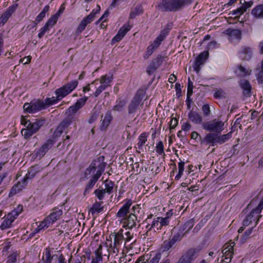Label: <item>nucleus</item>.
<instances>
[{"instance_id":"1","label":"nucleus","mask_w":263,"mask_h":263,"mask_svg":"<svg viewBox=\"0 0 263 263\" xmlns=\"http://www.w3.org/2000/svg\"><path fill=\"white\" fill-rule=\"evenodd\" d=\"M106 165V163L104 162V157L101 156L94 159L89 166L85 170V178H90L86 185L85 193L88 192L93 188L104 172Z\"/></svg>"},{"instance_id":"2","label":"nucleus","mask_w":263,"mask_h":263,"mask_svg":"<svg viewBox=\"0 0 263 263\" xmlns=\"http://www.w3.org/2000/svg\"><path fill=\"white\" fill-rule=\"evenodd\" d=\"M190 3V0H161L158 7L162 11H177Z\"/></svg>"},{"instance_id":"3","label":"nucleus","mask_w":263,"mask_h":263,"mask_svg":"<svg viewBox=\"0 0 263 263\" xmlns=\"http://www.w3.org/2000/svg\"><path fill=\"white\" fill-rule=\"evenodd\" d=\"M248 211H250V216H252L258 220L261 217L260 213L263 210V198L253 199L247 207Z\"/></svg>"},{"instance_id":"4","label":"nucleus","mask_w":263,"mask_h":263,"mask_svg":"<svg viewBox=\"0 0 263 263\" xmlns=\"http://www.w3.org/2000/svg\"><path fill=\"white\" fill-rule=\"evenodd\" d=\"M224 123L218 119H215L211 121L204 122L202 124L203 129L209 132L219 134L224 129Z\"/></svg>"},{"instance_id":"5","label":"nucleus","mask_w":263,"mask_h":263,"mask_svg":"<svg viewBox=\"0 0 263 263\" xmlns=\"http://www.w3.org/2000/svg\"><path fill=\"white\" fill-rule=\"evenodd\" d=\"M78 84V82L77 80H73L56 89L55 94L57 97L58 100L61 101L63 98L69 95L77 87Z\"/></svg>"},{"instance_id":"6","label":"nucleus","mask_w":263,"mask_h":263,"mask_svg":"<svg viewBox=\"0 0 263 263\" xmlns=\"http://www.w3.org/2000/svg\"><path fill=\"white\" fill-rule=\"evenodd\" d=\"M24 110L30 114H34L45 108L43 101L37 100L31 101L30 103H26L23 106Z\"/></svg>"},{"instance_id":"7","label":"nucleus","mask_w":263,"mask_h":263,"mask_svg":"<svg viewBox=\"0 0 263 263\" xmlns=\"http://www.w3.org/2000/svg\"><path fill=\"white\" fill-rule=\"evenodd\" d=\"M112 80V75L105 74L100 77V85L97 88V89L94 93V96H95V97H97L108 86H110V83L111 82Z\"/></svg>"},{"instance_id":"8","label":"nucleus","mask_w":263,"mask_h":263,"mask_svg":"<svg viewBox=\"0 0 263 263\" xmlns=\"http://www.w3.org/2000/svg\"><path fill=\"white\" fill-rule=\"evenodd\" d=\"M73 117L72 116H68L57 127L54 132L53 136L55 138L60 137L64 130L67 129L72 123Z\"/></svg>"},{"instance_id":"9","label":"nucleus","mask_w":263,"mask_h":263,"mask_svg":"<svg viewBox=\"0 0 263 263\" xmlns=\"http://www.w3.org/2000/svg\"><path fill=\"white\" fill-rule=\"evenodd\" d=\"M53 144L52 140H47L39 149L34 151V156H35V158L38 159L42 158L47 152L51 148Z\"/></svg>"},{"instance_id":"10","label":"nucleus","mask_w":263,"mask_h":263,"mask_svg":"<svg viewBox=\"0 0 263 263\" xmlns=\"http://www.w3.org/2000/svg\"><path fill=\"white\" fill-rule=\"evenodd\" d=\"M125 236L126 237H124L120 232L117 233L114 232L111 233V237H114V245L115 246L119 245L123 240H125L126 241H130L133 237V235H131L129 231H127L125 233Z\"/></svg>"},{"instance_id":"11","label":"nucleus","mask_w":263,"mask_h":263,"mask_svg":"<svg viewBox=\"0 0 263 263\" xmlns=\"http://www.w3.org/2000/svg\"><path fill=\"white\" fill-rule=\"evenodd\" d=\"M136 216L134 214L131 213L127 218L122 219L121 223L122 224V227L126 229H137L138 227H136Z\"/></svg>"},{"instance_id":"12","label":"nucleus","mask_w":263,"mask_h":263,"mask_svg":"<svg viewBox=\"0 0 263 263\" xmlns=\"http://www.w3.org/2000/svg\"><path fill=\"white\" fill-rule=\"evenodd\" d=\"M258 221L257 219L254 218L253 217L250 216V214H248L243 220L242 226L238 230H244L247 227H248L247 230H252L256 226Z\"/></svg>"},{"instance_id":"13","label":"nucleus","mask_w":263,"mask_h":263,"mask_svg":"<svg viewBox=\"0 0 263 263\" xmlns=\"http://www.w3.org/2000/svg\"><path fill=\"white\" fill-rule=\"evenodd\" d=\"M209 56V52L207 51H204L201 52L196 58L193 67L194 70L197 73H198L200 70V66L202 65Z\"/></svg>"},{"instance_id":"14","label":"nucleus","mask_w":263,"mask_h":263,"mask_svg":"<svg viewBox=\"0 0 263 263\" xmlns=\"http://www.w3.org/2000/svg\"><path fill=\"white\" fill-rule=\"evenodd\" d=\"M132 200L131 199H126L125 203L122 207L119 209L116 214L118 218L125 219L127 214L129 213V208L132 204Z\"/></svg>"},{"instance_id":"15","label":"nucleus","mask_w":263,"mask_h":263,"mask_svg":"<svg viewBox=\"0 0 263 263\" xmlns=\"http://www.w3.org/2000/svg\"><path fill=\"white\" fill-rule=\"evenodd\" d=\"M17 5H13L9 7L7 10L0 15V27L3 26L9 18L16 10Z\"/></svg>"},{"instance_id":"16","label":"nucleus","mask_w":263,"mask_h":263,"mask_svg":"<svg viewBox=\"0 0 263 263\" xmlns=\"http://www.w3.org/2000/svg\"><path fill=\"white\" fill-rule=\"evenodd\" d=\"M87 99L88 97H85L78 100L74 105L70 106L67 109V113L69 114L68 116H71L76 114L85 105Z\"/></svg>"},{"instance_id":"17","label":"nucleus","mask_w":263,"mask_h":263,"mask_svg":"<svg viewBox=\"0 0 263 263\" xmlns=\"http://www.w3.org/2000/svg\"><path fill=\"white\" fill-rule=\"evenodd\" d=\"M163 59L161 56L155 59L148 66L146 71L149 75L152 74L162 64Z\"/></svg>"},{"instance_id":"18","label":"nucleus","mask_w":263,"mask_h":263,"mask_svg":"<svg viewBox=\"0 0 263 263\" xmlns=\"http://www.w3.org/2000/svg\"><path fill=\"white\" fill-rule=\"evenodd\" d=\"M170 31V29L168 28H164L160 32V34L156 37V39L154 41L153 43L151 44L153 45V46L157 49L162 42L164 40V39L166 37V36L168 35V32Z\"/></svg>"},{"instance_id":"19","label":"nucleus","mask_w":263,"mask_h":263,"mask_svg":"<svg viewBox=\"0 0 263 263\" xmlns=\"http://www.w3.org/2000/svg\"><path fill=\"white\" fill-rule=\"evenodd\" d=\"M218 135L219 134L210 132L202 140L201 143L210 144L213 146L218 144Z\"/></svg>"},{"instance_id":"20","label":"nucleus","mask_w":263,"mask_h":263,"mask_svg":"<svg viewBox=\"0 0 263 263\" xmlns=\"http://www.w3.org/2000/svg\"><path fill=\"white\" fill-rule=\"evenodd\" d=\"M188 118L194 124L199 125L203 123L201 115L196 111L190 110L188 114Z\"/></svg>"},{"instance_id":"21","label":"nucleus","mask_w":263,"mask_h":263,"mask_svg":"<svg viewBox=\"0 0 263 263\" xmlns=\"http://www.w3.org/2000/svg\"><path fill=\"white\" fill-rule=\"evenodd\" d=\"M141 100L142 99L140 96H136L133 99L128 107L129 114H134L136 111Z\"/></svg>"},{"instance_id":"22","label":"nucleus","mask_w":263,"mask_h":263,"mask_svg":"<svg viewBox=\"0 0 263 263\" xmlns=\"http://www.w3.org/2000/svg\"><path fill=\"white\" fill-rule=\"evenodd\" d=\"M239 57L244 60H250L252 57V50L251 48L243 47L239 52Z\"/></svg>"},{"instance_id":"23","label":"nucleus","mask_w":263,"mask_h":263,"mask_svg":"<svg viewBox=\"0 0 263 263\" xmlns=\"http://www.w3.org/2000/svg\"><path fill=\"white\" fill-rule=\"evenodd\" d=\"M63 214V211L58 208L53 209L50 214L47 217V220H50L52 223L58 219Z\"/></svg>"},{"instance_id":"24","label":"nucleus","mask_w":263,"mask_h":263,"mask_svg":"<svg viewBox=\"0 0 263 263\" xmlns=\"http://www.w3.org/2000/svg\"><path fill=\"white\" fill-rule=\"evenodd\" d=\"M201 248L199 247L196 248H192L187 250L185 253L193 262L198 256V254L201 251Z\"/></svg>"},{"instance_id":"25","label":"nucleus","mask_w":263,"mask_h":263,"mask_svg":"<svg viewBox=\"0 0 263 263\" xmlns=\"http://www.w3.org/2000/svg\"><path fill=\"white\" fill-rule=\"evenodd\" d=\"M239 85L243 91V93L245 96H249L251 93V86L249 81L242 79L239 82Z\"/></svg>"},{"instance_id":"26","label":"nucleus","mask_w":263,"mask_h":263,"mask_svg":"<svg viewBox=\"0 0 263 263\" xmlns=\"http://www.w3.org/2000/svg\"><path fill=\"white\" fill-rule=\"evenodd\" d=\"M15 218V217H13V215L10 213L9 214L7 217L2 222L0 227L1 228L2 230L9 228Z\"/></svg>"},{"instance_id":"27","label":"nucleus","mask_w":263,"mask_h":263,"mask_svg":"<svg viewBox=\"0 0 263 263\" xmlns=\"http://www.w3.org/2000/svg\"><path fill=\"white\" fill-rule=\"evenodd\" d=\"M40 171V167L38 166H34L31 167L28 171L27 174H26V177H25L23 179L24 183L26 180L28 179H32L33 178L35 175Z\"/></svg>"},{"instance_id":"28","label":"nucleus","mask_w":263,"mask_h":263,"mask_svg":"<svg viewBox=\"0 0 263 263\" xmlns=\"http://www.w3.org/2000/svg\"><path fill=\"white\" fill-rule=\"evenodd\" d=\"M252 14L256 18L263 17V5H259L255 7L251 12Z\"/></svg>"},{"instance_id":"29","label":"nucleus","mask_w":263,"mask_h":263,"mask_svg":"<svg viewBox=\"0 0 263 263\" xmlns=\"http://www.w3.org/2000/svg\"><path fill=\"white\" fill-rule=\"evenodd\" d=\"M138 142L137 143V148L139 150H143V146L147 141V135L145 133H142L138 137Z\"/></svg>"},{"instance_id":"30","label":"nucleus","mask_w":263,"mask_h":263,"mask_svg":"<svg viewBox=\"0 0 263 263\" xmlns=\"http://www.w3.org/2000/svg\"><path fill=\"white\" fill-rule=\"evenodd\" d=\"M112 120V116L110 112H107L102 120V125L101 126V129H105L109 125Z\"/></svg>"},{"instance_id":"31","label":"nucleus","mask_w":263,"mask_h":263,"mask_svg":"<svg viewBox=\"0 0 263 263\" xmlns=\"http://www.w3.org/2000/svg\"><path fill=\"white\" fill-rule=\"evenodd\" d=\"M225 32L227 35L234 39H239L241 36V31L238 29H228Z\"/></svg>"},{"instance_id":"32","label":"nucleus","mask_w":263,"mask_h":263,"mask_svg":"<svg viewBox=\"0 0 263 263\" xmlns=\"http://www.w3.org/2000/svg\"><path fill=\"white\" fill-rule=\"evenodd\" d=\"M43 120H36L33 123L31 122L29 127L32 129V131L35 133L40 127L44 124Z\"/></svg>"},{"instance_id":"33","label":"nucleus","mask_w":263,"mask_h":263,"mask_svg":"<svg viewBox=\"0 0 263 263\" xmlns=\"http://www.w3.org/2000/svg\"><path fill=\"white\" fill-rule=\"evenodd\" d=\"M232 132H229L227 134H224L221 136H219L218 135V144H222L225 143L226 141L229 140L232 137Z\"/></svg>"},{"instance_id":"34","label":"nucleus","mask_w":263,"mask_h":263,"mask_svg":"<svg viewBox=\"0 0 263 263\" xmlns=\"http://www.w3.org/2000/svg\"><path fill=\"white\" fill-rule=\"evenodd\" d=\"M102 202L100 203L96 202L92 205V206L90 209V212L92 214L99 213L103 211V207L102 206Z\"/></svg>"},{"instance_id":"35","label":"nucleus","mask_w":263,"mask_h":263,"mask_svg":"<svg viewBox=\"0 0 263 263\" xmlns=\"http://www.w3.org/2000/svg\"><path fill=\"white\" fill-rule=\"evenodd\" d=\"M102 246L100 245L98 249L95 252V257H93L92 259L98 260L100 262L102 261Z\"/></svg>"},{"instance_id":"36","label":"nucleus","mask_w":263,"mask_h":263,"mask_svg":"<svg viewBox=\"0 0 263 263\" xmlns=\"http://www.w3.org/2000/svg\"><path fill=\"white\" fill-rule=\"evenodd\" d=\"M143 12V9L141 6H137L133 9L130 13V17L134 18L136 16L140 15Z\"/></svg>"},{"instance_id":"37","label":"nucleus","mask_w":263,"mask_h":263,"mask_svg":"<svg viewBox=\"0 0 263 263\" xmlns=\"http://www.w3.org/2000/svg\"><path fill=\"white\" fill-rule=\"evenodd\" d=\"M114 182L111 181L106 180L105 181V189L106 193L110 194L113 191Z\"/></svg>"},{"instance_id":"38","label":"nucleus","mask_w":263,"mask_h":263,"mask_svg":"<svg viewBox=\"0 0 263 263\" xmlns=\"http://www.w3.org/2000/svg\"><path fill=\"white\" fill-rule=\"evenodd\" d=\"M184 162L182 161H180L178 163V173L175 176V179L178 180L182 176L184 172Z\"/></svg>"},{"instance_id":"39","label":"nucleus","mask_w":263,"mask_h":263,"mask_svg":"<svg viewBox=\"0 0 263 263\" xmlns=\"http://www.w3.org/2000/svg\"><path fill=\"white\" fill-rule=\"evenodd\" d=\"M261 68H257L256 70V76L259 83H262L263 78V60L261 63Z\"/></svg>"},{"instance_id":"40","label":"nucleus","mask_w":263,"mask_h":263,"mask_svg":"<svg viewBox=\"0 0 263 263\" xmlns=\"http://www.w3.org/2000/svg\"><path fill=\"white\" fill-rule=\"evenodd\" d=\"M26 127L27 128L23 129L22 130L21 133L25 139H29L35 133L32 131V129L29 127V126H27Z\"/></svg>"},{"instance_id":"41","label":"nucleus","mask_w":263,"mask_h":263,"mask_svg":"<svg viewBox=\"0 0 263 263\" xmlns=\"http://www.w3.org/2000/svg\"><path fill=\"white\" fill-rule=\"evenodd\" d=\"M52 223L50 220H47V217L45 220L42 221L38 226L35 230H42L45 228H48Z\"/></svg>"},{"instance_id":"42","label":"nucleus","mask_w":263,"mask_h":263,"mask_svg":"<svg viewBox=\"0 0 263 263\" xmlns=\"http://www.w3.org/2000/svg\"><path fill=\"white\" fill-rule=\"evenodd\" d=\"M156 152L160 155H164V145L162 141H158L155 147Z\"/></svg>"},{"instance_id":"43","label":"nucleus","mask_w":263,"mask_h":263,"mask_svg":"<svg viewBox=\"0 0 263 263\" xmlns=\"http://www.w3.org/2000/svg\"><path fill=\"white\" fill-rule=\"evenodd\" d=\"M239 234L240 240L242 242H245L250 237L251 231H238Z\"/></svg>"},{"instance_id":"44","label":"nucleus","mask_w":263,"mask_h":263,"mask_svg":"<svg viewBox=\"0 0 263 263\" xmlns=\"http://www.w3.org/2000/svg\"><path fill=\"white\" fill-rule=\"evenodd\" d=\"M58 16L57 15L52 16L47 22L45 25L50 29L55 25L58 21Z\"/></svg>"},{"instance_id":"45","label":"nucleus","mask_w":263,"mask_h":263,"mask_svg":"<svg viewBox=\"0 0 263 263\" xmlns=\"http://www.w3.org/2000/svg\"><path fill=\"white\" fill-rule=\"evenodd\" d=\"M23 185L20 183L18 182L17 184L14 185L11 189L10 194L12 195L16 194L22 190Z\"/></svg>"},{"instance_id":"46","label":"nucleus","mask_w":263,"mask_h":263,"mask_svg":"<svg viewBox=\"0 0 263 263\" xmlns=\"http://www.w3.org/2000/svg\"><path fill=\"white\" fill-rule=\"evenodd\" d=\"M234 242H232L229 245H224V248L222 251V254H230L233 253V247L234 246Z\"/></svg>"},{"instance_id":"47","label":"nucleus","mask_w":263,"mask_h":263,"mask_svg":"<svg viewBox=\"0 0 263 263\" xmlns=\"http://www.w3.org/2000/svg\"><path fill=\"white\" fill-rule=\"evenodd\" d=\"M59 101L60 100H58L57 97L56 96V98L53 97L51 98H46L45 100V102H44V103H45L46 107V106H50L53 104H55Z\"/></svg>"},{"instance_id":"48","label":"nucleus","mask_w":263,"mask_h":263,"mask_svg":"<svg viewBox=\"0 0 263 263\" xmlns=\"http://www.w3.org/2000/svg\"><path fill=\"white\" fill-rule=\"evenodd\" d=\"M185 234V233H183V231H179L174 235L171 240L173 241V242L175 243L177 241H180L184 236Z\"/></svg>"},{"instance_id":"49","label":"nucleus","mask_w":263,"mask_h":263,"mask_svg":"<svg viewBox=\"0 0 263 263\" xmlns=\"http://www.w3.org/2000/svg\"><path fill=\"white\" fill-rule=\"evenodd\" d=\"M130 28L131 26L129 25H124L120 29L118 33L122 37H124Z\"/></svg>"},{"instance_id":"50","label":"nucleus","mask_w":263,"mask_h":263,"mask_svg":"<svg viewBox=\"0 0 263 263\" xmlns=\"http://www.w3.org/2000/svg\"><path fill=\"white\" fill-rule=\"evenodd\" d=\"M87 25L85 21L82 20L77 29L76 34L77 35L80 34L85 29Z\"/></svg>"},{"instance_id":"51","label":"nucleus","mask_w":263,"mask_h":263,"mask_svg":"<svg viewBox=\"0 0 263 263\" xmlns=\"http://www.w3.org/2000/svg\"><path fill=\"white\" fill-rule=\"evenodd\" d=\"M45 255L46 259L44 261V262L45 263H51V260L52 259L53 257L51 256V255L50 253V249L49 247L46 248Z\"/></svg>"},{"instance_id":"52","label":"nucleus","mask_w":263,"mask_h":263,"mask_svg":"<svg viewBox=\"0 0 263 263\" xmlns=\"http://www.w3.org/2000/svg\"><path fill=\"white\" fill-rule=\"evenodd\" d=\"M95 193L96 196L98 197V198L100 200H101L104 198L105 194L106 193V192H105V190H104V189H102V190L97 189L95 191Z\"/></svg>"},{"instance_id":"53","label":"nucleus","mask_w":263,"mask_h":263,"mask_svg":"<svg viewBox=\"0 0 263 263\" xmlns=\"http://www.w3.org/2000/svg\"><path fill=\"white\" fill-rule=\"evenodd\" d=\"M193 83L190 78H188L187 97L190 98L193 93Z\"/></svg>"},{"instance_id":"54","label":"nucleus","mask_w":263,"mask_h":263,"mask_svg":"<svg viewBox=\"0 0 263 263\" xmlns=\"http://www.w3.org/2000/svg\"><path fill=\"white\" fill-rule=\"evenodd\" d=\"M170 220L165 217H158L157 218V222H159L160 224V227L159 229H161V226H167L169 223Z\"/></svg>"},{"instance_id":"55","label":"nucleus","mask_w":263,"mask_h":263,"mask_svg":"<svg viewBox=\"0 0 263 263\" xmlns=\"http://www.w3.org/2000/svg\"><path fill=\"white\" fill-rule=\"evenodd\" d=\"M125 103L124 101H120L113 108L114 111L120 112L123 110Z\"/></svg>"},{"instance_id":"56","label":"nucleus","mask_w":263,"mask_h":263,"mask_svg":"<svg viewBox=\"0 0 263 263\" xmlns=\"http://www.w3.org/2000/svg\"><path fill=\"white\" fill-rule=\"evenodd\" d=\"M177 263H192V261L189 258L188 256H187V255L184 253L179 258Z\"/></svg>"},{"instance_id":"57","label":"nucleus","mask_w":263,"mask_h":263,"mask_svg":"<svg viewBox=\"0 0 263 263\" xmlns=\"http://www.w3.org/2000/svg\"><path fill=\"white\" fill-rule=\"evenodd\" d=\"M225 92L224 91L221 89H218L214 93L213 96L214 98L216 99L221 98L222 97H225Z\"/></svg>"},{"instance_id":"58","label":"nucleus","mask_w":263,"mask_h":263,"mask_svg":"<svg viewBox=\"0 0 263 263\" xmlns=\"http://www.w3.org/2000/svg\"><path fill=\"white\" fill-rule=\"evenodd\" d=\"M23 210V206L19 205L17 206V208L12 211L10 214L13 215V217H16Z\"/></svg>"},{"instance_id":"59","label":"nucleus","mask_w":263,"mask_h":263,"mask_svg":"<svg viewBox=\"0 0 263 263\" xmlns=\"http://www.w3.org/2000/svg\"><path fill=\"white\" fill-rule=\"evenodd\" d=\"M50 29L45 25L43 27H42L39 30V32L38 33V37L39 38H41L43 36L45 33L47 31L49 30Z\"/></svg>"},{"instance_id":"60","label":"nucleus","mask_w":263,"mask_h":263,"mask_svg":"<svg viewBox=\"0 0 263 263\" xmlns=\"http://www.w3.org/2000/svg\"><path fill=\"white\" fill-rule=\"evenodd\" d=\"M16 253L10 254L8 257L6 263H15L16 261Z\"/></svg>"},{"instance_id":"61","label":"nucleus","mask_w":263,"mask_h":263,"mask_svg":"<svg viewBox=\"0 0 263 263\" xmlns=\"http://www.w3.org/2000/svg\"><path fill=\"white\" fill-rule=\"evenodd\" d=\"M161 258V254L157 253L154 257H153L150 261V263H158Z\"/></svg>"},{"instance_id":"62","label":"nucleus","mask_w":263,"mask_h":263,"mask_svg":"<svg viewBox=\"0 0 263 263\" xmlns=\"http://www.w3.org/2000/svg\"><path fill=\"white\" fill-rule=\"evenodd\" d=\"M202 109L203 111V115L205 116H210L211 111H210V107L208 104H205V105H203V106L202 107Z\"/></svg>"},{"instance_id":"63","label":"nucleus","mask_w":263,"mask_h":263,"mask_svg":"<svg viewBox=\"0 0 263 263\" xmlns=\"http://www.w3.org/2000/svg\"><path fill=\"white\" fill-rule=\"evenodd\" d=\"M95 17L93 16V13H90L88 15L83 18V20L85 21V22L89 24L93 21Z\"/></svg>"},{"instance_id":"64","label":"nucleus","mask_w":263,"mask_h":263,"mask_svg":"<svg viewBox=\"0 0 263 263\" xmlns=\"http://www.w3.org/2000/svg\"><path fill=\"white\" fill-rule=\"evenodd\" d=\"M148 255L141 256L138 258L135 263H146L148 261Z\"/></svg>"}]
</instances>
